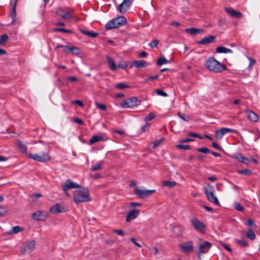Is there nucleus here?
I'll list each match as a JSON object with an SVG mask.
<instances>
[{"mask_svg": "<svg viewBox=\"0 0 260 260\" xmlns=\"http://www.w3.org/2000/svg\"><path fill=\"white\" fill-rule=\"evenodd\" d=\"M74 200L76 204L81 202H87L91 200L89 190L87 188H83L76 190L74 196Z\"/></svg>", "mask_w": 260, "mask_h": 260, "instance_id": "nucleus-1", "label": "nucleus"}, {"mask_svg": "<svg viewBox=\"0 0 260 260\" xmlns=\"http://www.w3.org/2000/svg\"><path fill=\"white\" fill-rule=\"evenodd\" d=\"M206 67L210 71L219 73L226 70V67L221 64L214 57H210L205 62Z\"/></svg>", "mask_w": 260, "mask_h": 260, "instance_id": "nucleus-2", "label": "nucleus"}, {"mask_svg": "<svg viewBox=\"0 0 260 260\" xmlns=\"http://www.w3.org/2000/svg\"><path fill=\"white\" fill-rule=\"evenodd\" d=\"M126 20L123 16L114 18L108 22L105 26L106 29L109 30L115 28H118L125 24Z\"/></svg>", "mask_w": 260, "mask_h": 260, "instance_id": "nucleus-3", "label": "nucleus"}, {"mask_svg": "<svg viewBox=\"0 0 260 260\" xmlns=\"http://www.w3.org/2000/svg\"><path fill=\"white\" fill-rule=\"evenodd\" d=\"M204 192L209 201L214 203L216 205H220L217 198L214 195V189L212 185L208 184L207 186L204 188Z\"/></svg>", "mask_w": 260, "mask_h": 260, "instance_id": "nucleus-4", "label": "nucleus"}, {"mask_svg": "<svg viewBox=\"0 0 260 260\" xmlns=\"http://www.w3.org/2000/svg\"><path fill=\"white\" fill-rule=\"evenodd\" d=\"M141 102L137 97H132L123 101L120 106L123 108H132L139 105Z\"/></svg>", "mask_w": 260, "mask_h": 260, "instance_id": "nucleus-5", "label": "nucleus"}, {"mask_svg": "<svg viewBox=\"0 0 260 260\" xmlns=\"http://www.w3.org/2000/svg\"><path fill=\"white\" fill-rule=\"evenodd\" d=\"M27 157L41 162H48L51 159L50 155L45 152H43L41 155L31 153L27 154Z\"/></svg>", "mask_w": 260, "mask_h": 260, "instance_id": "nucleus-6", "label": "nucleus"}, {"mask_svg": "<svg viewBox=\"0 0 260 260\" xmlns=\"http://www.w3.org/2000/svg\"><path fill=\"white\" fill-rule=\"evenodd\" d=\"M190 221L197 231L203 234L205 233L206 225L203 222L196 217H192Z\"/></svg>", "mask_w": 260, "mask_h": 260, "instance_id": "nucleus-7", "label": "nucleus"}, {"mask_svg": "<svg viewBox=\"0 0 260 260\" xmlns=\"http://www.w3.org/2000/svg\"><path fill=\"white\" fill-rule=\"evenodd\" d=\"M212 243L208 241H204L202 244L199 246L198 250L197 255L199 259H200L201 255L203 253H206L212 247Z\"/></svg>", "mask_w": 260, "mask_h": 260, "instance_id": "nucleus-8", "label": "nucleus"}, {"mask_svg": "<svg viewBox=\"0 0 260 260\" xmlns=\"http://www.w3.org/2000/svg\"><path fill=\"white\" fill-rule=\"evenodd\" d=\"M179 247L184 253H189L193 251L194 246L192 241H188L179 245Z\"/></svg>", "mask_w": 260, "mask_h": 260, "instance_id": "nucleus-9", "label": "nucleus"}, {"mask_svg": "<svg viewBox=\"0 0 260 260\" xmlns=\"http://www.w3.org/2000/svg\"><path fill=\"white\" fill-rule=\"evenodd\" d=\"M35 245V240L28 241L22 247L21 251L23 254H29L34 250Z\"/></svg>", "mask_w": 260, "mask_h": 260, "instance_id": "nucleus-10", "label": "nucleus"}, {"mask_svg": "<svg viewBox=\"0 0 260 260\" xmlns=\"http://www.w3.org/2000/svg\"><path fill=\"white\" fill-rule=\"evenodd\" d=\"M155 192V190H143L138 188H136L135 189V193L141 199L150 196Z\"/></svg>", "mask_w": 260, "mask_h": 260, "instance_id": "nucleus-11", "label": "nucleus"}, {"mask_svg": "<svg viewBox=\"0 0 260 260\" xmlns=\"http://www.w3.org/2000/svg\"><path fill=\"white\" fill-rule=\"evenodd\" d=\"M55 14L57 16L60 17L63 19L70 20L73 18V15L70 12L65 11L64 9L62 8H58L56 11Z\"/></svg>", "mask_w": 260, "mask_h": 260, "instance_id": "nucleus-12", "label": "nucleus"}, {"mask_svg": "<svg viewBox=\"0 0 260 260\" xmlns=\"http://www.w3.org/2000/svg\"><path fill=\"white\" fill-rule=\"evenodd\" d=\"M31 217L36 220L44 221L48 218V214L45 211L38 210L32 214Z\"/></svg>", "mask_w": 260, "mask_h": 260, "instance_id": "nucleus-13", "label": "nucleus"}, {"mask_svg": "<svg viewBox=\"0 0 260 260\" xmlns=\"http://www.w3.org/2000/svg\"><path fill=\"white\" fill-rule=\"evenodd\" d=\"M80 187V185L73 182L70 179H67L65 183L62 185V188L63 191H67L68 189L72 188H79Z\"/></svg>", "mask_w": 260, "mask_h": 260, "instance_id": "nucleus-14", "label": "nucleus"}, {"mask_svg": "<svg viewBox=\"0 0 260 260\" xmlns=\"http://www.w3.org/2000/svg\"><path fill=\"white\" fill-rule=\"evenodd\" d=\"M216 40V37L214 36H208L203 38L202 40L196 42L197 44L208 45L214 42Z\"/></svg>", "mask_w": 260, "mask_h": 260, "instance_id": "nucleus-15", "label": "nucleus"}, {"mask_svg": "<svg viewBox=\"0 0 260 260\" xmlns=\"http://www.w3.org/2000/svg\"><path fill=\"white\" fill-rule=\"evenodd\" d=\"M131 4V0H124L118 7V11L121 13H124L128 9Z\"/></svg>", "mask_w": 260, "mask_h": 260, "instance_id": "nucleus-16", "label": "nucleus"}, {"mask_svg": "<svg viewBox=\"0 0 260 260\" xmlns=\"http://www.w3.org/2000/svg\"><path fill=\"white\" fill-rule=\"evenodd\" d=\"M225 10L229 15L233 17L240 18H241L243 16L242 13L236 11L231 8H225Z\"/></svg>", "mask_w": 260, "mask_h": 260, "instance_id": "nucleus-17", "label": "nucleus"}, {"mask_svg": "<svg viewBox=\"0 0 260 260\" xmlns=\"http://www.w3.org/2000/svg\"><path fill=\"white\" fill-rule=\"evenodd\" d=\"M49 211L52 213L57 214L64 212L65 210L63 208L61 207L59 203H57L50 208Z\"/></svg>", "mask_w": 260, "mask_h": 260, "instance_id": "nucleus-18", "label": "nucleus"}, {"mask_svg": "<svg viewBox=\"0 0 260 260\" xmlns=\"http://www.w3.org/2000/svg\"><path fill=\"white\" fill-rule=\"evenodd\" d=\"M148 66V63L143 60H135L131 62V67L141 68L146 67Z\"/></svg>", "mask_w": 260, "mask_h": 260, "instance_id": "nucleus-19", "label": "nucleus"}, {"mask_svg": "<svg viewBox=\"0 0 260 260\" xmlns=\"http://www.w3.org/2000/svg\"><path fill=\"white\" fill-rule=\"evenodd\" d=\"M139 213V211L138 210H133L129 211L126 216V221L129 222L135 219L138 216Z\"/></svg>", "mask_w": 260, "mask_h": 260, "instance_id": "nucleus-20", "label": "nucleus"}, {"mask_svg": "<svg viewBox=\"0 0 260 260\" xmlns=\"http://www.w3.org/2000/svg\"><path fill=\"white\" fill-rule=\"evenodd\" d=\"M247 117L248 119L253 122H256L258 120V116L254 112L252 111L246 110Z\"/></svg>", "mask_w": 260, "mask_h": 260, "instance_id": "nucleus-21", "label": "nucleus"}, {"mask_svg": "<svg viewBox=\"0 0 260 260\" xmlns=\"http://www.w3.org/2000/svg\"><path fill=\"white\" fill-rule=\"evenodd\" d=\"M233 157L236 159L240 162L243 163L244 164L247 165L248 164L249 162V160L246 157L243 156L240 153L235 155V156H234Z\"/></svg>", "mask_w": 260, "mask_h": 260, "instance_id": "nucleus-22", "label": "nucleus"}, {"mask_svg": "<svg viewBox=\"0 0 260 260\" xmlns=\"http://www.w3.org/2000/svg\"><path fill=\"white\" fill-rule=\"evenodd\" d=\"M204 30L202 29L196 28L194 27H191L186 28L185 31L191 35H196L203 32Z\"/></svg>", "mask_w": 260, "mask_h": 260, "instance_id": "nucleus-23", "label": "nucleus"}, {"mask_svg": "<svg viewBox=\"0 0 260 260\" xmlns=\"http://www.w3.org/2000/svg\"><path fill=\"white\" fill-rule=\"evenodd\" d=\"M107 63L109 65L110 69L113 71H115L117 69V67L113 60V59L110 56H107Z\"/></svg>", "mask_w": 260, "mask_h": 260, "instance_id": "nucleus-24", "label": "nucleus"}, {"mask_svg": "<svg viewBox=\"0 0 260 260\" xmlns=\"http://www.w3.org/2000/svg\"><path fill=\"white\" fill-rule=\"evenodd\" d=\"M16 6L12 5L11 11L10 12V16L12 18V21L11 23V24L14 25L16 20Z\"/></svg>", "mask_w": 260, "mask_h": 260, "instance_id": "nucleus-25", "label": "nucleus"}, {"mask_svg": "<svg viewBox=\"0 0 260 260\" xmlns=\"http://www.w3.org/2000/svg\"><path fill=\"white\" fill-rule=\"evenodd\" d=\"M216 51L219 53H233V51L231 49L225 48L222 46L217 47L216 48Z\"/></svg>", "mask_w": 260, "mask_h": 260, "instance_id": "nucleus-26", "label": "nucleus"}, {"mask_svg": "<svg viewBox=\"0 0 260 260\" xmlns=\"http://www.w3.org/2000/svg\"><path fill=\"white\" fill-rule=\"evenodd\" d=\"M80 31L82 34L92 38H96L99 35V34L96 32L85 30L82 29H80Z\"/></svg>", "mask_w": 260, "mask_h": 260, "instance_id": "nucleus-27", "label": "nucleus"}, {"mask_svg": "<svg viewBox=\"0 0 260 260\" xmlns=\"http://www.w3.org/2000/svg\"><path fill=\"white\" fill-rule=\"evenodd\" d=\"M104 141L103 137L102 136H93L89 142L90 145L93 144L97 142Z\"/></svg>", "mask_w": 260, "mask_h": 260, "instance_id": "nucleus-28", "label": "nucleus"}, {"mask_svg": "<svg viewBox=\"0 0 260 260\" xmlns=\"http://www.w3.org/2000/svg\"><path fill=\"white\" fill-rule=\"evenodd\" d=\"M16 145L22 152H26L27 147L21 141L17 140Z\"/></svg>", "mask_w": 260, "mask_h": 260, "instance_id": "nucleus-29", "label": "nucleus"}, {"mask_svg": "<svg viewBox=\"0 0 260 260\" xmlns=\"http://www.w3.org/2000/svg\"><path fill=\"white\" fill-rule=\"evenodd\" d=\"M23 228L20 226H15L13 227L8 233L10 235L18 233L23 231Z\"/></svg>", "mask_w": 260, "mask_h": 260, "instance_id": "nucleus-30", "label": "nucleus"}, {"mask_svg": "<svg viewBox=\"0 0 260 260\" xmlns=\"http://www.w3.org/2000/svg\"><path fill=\"white\" fill-rule=\"evenodd\" d=\"M176 181H170L169 180H166L163 181L162 185L164 186H167L169 188H172L174 187L176 185Z\"/></svg>", "mask_w": 260, "mask_h": 260, "instance_id": "nucleus-31", "label": "nucleus"}, {"mask_svg": "<svg viewBox=\"0 0 260 260\" xmlns=\"http://www.w3.org/2000/svg\"><path fill=\"white\" fill-rule=\"evenodd\" d=\"M167 62L168 61L166 59L165 57L163 56H161L156 61V64L158 66H161L164 64L167 63Z\"/></svg>", "mask_w": 260, "mask_h": 260, "instance_id": "nucleus-32", "label": "nucleus"}, {"mask_svg": "<svg viewBox=\"0 0 260 260\" xmlns=\"http://www.w3.org/2000/svg\"><path fill=\"white\" fill-rule=\"evenodd\" d=\"M8 36L7 34H3L0 38V45H4L8 40Z\"/></svg>", "mask_w": 260, "mask_h": 260, "instance_id": "nucleus-33", "label": "nucleus"}, {"mask_svg": "<svg viewBox=\"0 0 260 260\" xmlns=\"http://www.w3.org/2000/svg\"><path fill=\"white\" fill-rule=\"evenodd\" d=\"M246 236L248 237L249 239L251 240H253L255 239L256 236L253 231L252 230H248L246 234Z\"/></svg>", "mask_w": 260, "mask_h": 260, "instance_id": "nucleus-34", "label": "nucleus"}, {"mask_svg": "<svg viewBox=\"0 0 260 260\" xmlns=\"http://www.w3.org/2000/svg\"><path fill=\"white\" fill-rule=\"evenodd\" d=\"M237 172L240 174L245 175L247 176L250 175L252 173L251 171L248 169H244V170H238Z\"/></svg>", "mask_w": 260, "mask_h": 260, "instance_id": "nucleus-35", "label": "nucleus"}, {"mask_svg": "<svg viewBox=\"0 0 260 260\" xmlns=\"http://www.w3.org/2000/svg\"><path fill=\"white\" fill-rule=\"evenodd\" d=\"M222 130V133H223V135H225L228 133H237V131L234 129H231L227 127H222L221 128Z\"/></svg>", "mask_w": 260, "mask_h": 260, "instance_id": "nucleus-36", "label": "nucleus"}, {"mask_svg": "<svg viewBox=\"0 0 260 260\" xmlns=\"http://www.w3.org/2000/svg\"><path fill=\"white\" fill-rule=\"evenodd\" d=\"M236 242L237 244L241 245L243 247H247L248 246L247 242L244 239H236Z\"/></svg>", "mask_w": 260, "mask_h": 260, "instance_id": "nucleus-37", "label": "nucleus"}, {"mask_svg": "<svg viewBox=\"0 0 260 260\" xmlns=\"http://www.w3.org/2000/svg\"><path fill=\"white\" fill-rule=\"evenodd\" d=\"M176 147L178 149H184V150H189V149H191L190 146H189L188 145L178 144V145H177Z\"/></svg>", "mask_w": 260, "mask_h": 260, "instance_id": "nucleus-38", "label": "nucleus"}, {"mask_svg": "<svg viewBox=\"0 0 260 260\" xmlns=\"http://www.w3.org/2000/svg\"><path fill=\"white\" fill-rule=\"evenodd\" d=\"M223 135H223V133H222V130L221 128L217 130L215 132V137L218 139H221L222 138Z\"/></svg>", "mask_w": 260, "mask_h": 260, "instance_id": "nucleus-39", "label": "nucleus"}, {"mask_svg": "<svg viewBox=\"0 0 260 260\" xmlns=\"http://www.w3.org/2000/svg\"><path fill=\"white\" fill-rule=\"evenodd\" d=\"M71 49V54L74 55H78L80 53V49L78 47L72 46Z\"/></svg>", "mask_w": 260, "mask_h": 260, "instance_id": "nucleus-40", "label": "nucleus"}, {"mask_svg": "<svg viewBox=\"0 0 260 260\" xmlns=\"http://www.w3.org/2000/svg\"><path fill=\"white\" fill-rule=\"evenodd\" d=\"M115 87L119 89H123L126 88H128L129 86L123 83H119L115 85Z\"/></svg>", "mask_w": 260, "mask_h": 260, "instance_id": "nucleus-41", "label": "nucleus"}, {"mask_svg": "<svg viewBox=\"0 0 260 260\" xmlns=\"http://www.w3.org/2000/svg\"><path fill=\"white\" fill-rule=\"evenodd\" d=\"M118 67L123 70H126L127 68V63L125 61H120L118 65Z\"/></svg>", "mask_w": 260, "mask_h": 260, "instance_id": "nucleus-42", "label": "nucleus"}, {"mask_svg": "<svg viewBox=\"0 0 260 260\" xmlns=\"http://www.w3.org/2000/svg\"><path fill=\"white\" fill-rule=\"evenodd\" d=\"M178 116L181 119H182L184 121L188 122L189 120V116L185 115V114L184 113L182 114L180 113H178Z\"/></svg>", "mask_w": 260, "mask_h": 260, "instance_id": "nucleus-43", "label": "nucleus"}, {"mask_svg": "<svg viewBox=\"0 0 260 260\" xmlns=\"http://www.w3.org/2000/svg\"><path fill=\"white\" fill-rule=\"evenodd\" d=\"M234 207L236 210L238 211L242 212L244 210V207L240 203L237 202L235 203Z\"/></svg>", "mask_w": 260, "mask_h": 260, "instance_id": "nucleus-44", "label": "nucleus"}, {"mask_svg": "<svg viewBox=\"0 0 260 260\" xmlns=\"http://www.w3.org/2000/svg\"><path fill=\"white\" fill-rule=\"evenodd\" d=\"M197 151L198 152H200L205 153V154L210 153V150L206 147H202V148H198L197 149Z\"/></svg>", "mask_w": 260, "mask_h": 260, "instance_id": "nucleus-45", "label": "nucleus"}, {"mask_svg": "<svg viewBox=\"0 0 260 260\" xmlns=\"http://www.w3.org/2000/svg\"><path fill=\"white\" fill-rule=\"evenodd\" d=\"M155 117V114L153 113H150L148 115H147L145 118V121H148L151 120Z\"/></svg>", "mask_w": 260, "mask_h": 260, "instance_id": "nucleus-46", "label": "nucleus"}, {"mask_svg": "<svg viewBox=\"0 0 260 260\" xmlns=\"http://www.w3.org/2000/svg\"><path fill=\"white\" fill-rule=\"evenodd\" d=\"M7 211L6 207L0 206V217L6 214Z\"/></svg>", "mask_w": 260, "mask_h": 260, "instance_id": "nucleus-47", "label": "nucleus"}, {"mask_svg": "<svg viewBox=\"0 0 260 260\" xmlns=\"http://www.w3.org/2000/svg\"><path fill=\"white\" fill-rule=\"evenodd\" d=\"M72 47H69L68 46H64L63 47V51L66 54H71Z\"/></svg>", "mask_w": 260, "mask_h": 260, "instance_id": "nucleus-48", "label": "nucleus"}, {"mask_svg": "<svg viewBox=\"0 0 260 260\" xmlns=\"http://www.w3.org/2000/svg\"><path fill=\"white\" fill-rule=\"evenodd\" d=\"M156 93L157 95L162 96L164 97H166L168 96V94L166 92L160 89H157L156 90Z\"/></svg>", "mask_w": 260, "mask_h": 260, "instance_id": "nucleus-49", "label": "nucleus"}, {"mask_svg": "<svg viewBox=\"0 0 260 260\" xmlns=\"http://www.w3.org/2000/svg\"><path fill=\"white\" fill-rule=\"evenodd\" d=\"M95 106L97 108H98L99 109H100L102 110H103V111H106L107 109V107L105 105L101 104L98 103H96Z\"/></svg>", "mask_w": 260, "mask_h": 260, "instance_id": "nucleus-50", "label": "nucleus"}, {"mask_svg": "<svg viewBox=\"0 0 260 260\" xmlns=\"http://www.w3.org/2000/svg\"><path fill=\"white\" fill-rule=\"evenodd\" d=\"M55 31H60V32H64L66 33H71L72 31L70 29H67L63 28H55Z\"/></svg>", "mask_w": 260, "mask_h": 260, "instance_id": "nucleus-51", "label": "nucleus"}, {"mask_svg": "<svg viewBox=\"0 0 260 260\" xmlns=\"http://www.w3.org/2000/svg\"><path fill=\"white\" fill-rule=\"evenodd\" d=\"M101 165H100V164L99 163V164H96L94 166H93L90 169V170L91 171H95L99 170L101 169Z\"/></svg>", "mask_w": 260, "mask_h": 260, "instance_id": "nucleus-52", "label": "nucleus"}, {"mask_svg": "<svg viewBox=\"0 0 260 260\" xmlns=\"http://www.w3.org/2000/svg\"><path fill=\"white\" fill-rule=\"evenodd\" d=\"M163 141H164V138H161L159 140H156L154 141L153 143V147H156L158 146Z\"/></svg>", "mask_w": 260, "mask_h": 260, "instance_id": "nucleus-53", "label": "nucleus"}, {"mask_svg": "<svg viewBox=\"0 0 260 260\" xmlns=\"http://www.w3.org/2000/svg\"><path fill=\"white\" fill-rule=\"evenodd\" d=\"M158 43L159 41L158 40H153L149 43V45L152 48L155 47L157 46Z\"/></svg>", "mask_w": 260, "mask_h": 260, "instance_id": "nucleus-54", "label": "nucleus"}, {"mask_svg": "<svg viewBox=\"0 0 260 260\" xmlns=\"http://www.w3.org/2000/svg\"><path fill=\"white\" fill-rule=\"evenodd\" d=\"M113 232L119 235L124 236L125 235L124 233L122 230H113Z\"/></svg>", "mask_w": 260, "mask_h": 260, "instance_id": "nucleus-55", "label": "nucleus"}, {"mask_svg": "<svg viewBox=\"0 0 260 260\" xmlns=\"http://www.w3.org/2000/svg\"><path fill=\"white\" fill-rule=\"evenodd\" d=\"M150 127V124L149 123H146L145 125H143L141 127V131L142 132H145L147 131Z\"/></svg>", "mask_w": 260, "mask_h": 260, "instance_id": "nucleus-56", "label": "nucleus"}, {"mask_svg": "<svg viewBox=\"0 0 260 260\" xmlns=\"http://www.w3.org/2000/svg\"><path fill=\"white\" fill-rule=\"evenodd\" d=\"M150 251L152 254L156 255L158 253V248L156 247H153L150 249Z\"/></svg>", "mask_w": 260, "mask_h": 260, "instance_id": "nucleus-57", "label": "nucleus"}, {"mask_svg": "<svg viewBox=\"0 0 260 260\" xmlns=\"http://www.w3.org/2000/svg\"><path fill=\"white\" fill-rule=\"evenodd\" d=\"M74 121L80 125H83L84 124L83 121L82 119L78 118H75L74 120Z\"/></svg>", "mask_w": 260, "mask_h": 260, "instance_id": "nucleus-58", "label": "nucleus"}, {"mask_svg": "<svg viewBox=\"0 0 260 260\" xmlns=\"http://www.w3.org/2000/svg\"><path fill=\"white\" fill-rule=\"evenodd\" d=\"M248 58L249 60H250L249 68H250L251 66H252L253 65H254L256 61H255V59L252 58L250 57H248Z\"/></svg>", "mask_w": 260, "mask_h": 260, "instance_id": "nucleus-59", "label": "nucleus"}, {"mask_svg": "<svg viewBox=\"0 0 260 260\" xmlns=\"http://www.w3.org/2000/svg\"><path fill=\"white\" fill-rule=\"evenodd\" d=\"M131 241H132V242H133L136 246L139 247H141V245L139 244L136 241V239L135 238H131Z\"/></svg>", "mask_w": 260, "mask_h": 260, "instance_id": "nucleus-60", "label": "nucleus"}, {"mask_svg": "<svg viewBox=\"0 0 260 260\" xmlns=\"http://www.w3.org/2000/svg\"><path fill=\"white\" fill-rule=\"evenodd\" d=\"M72 103L76 104L78 105L80 107H82L84 106L83 102L79 100H75V101L72 102Z\"/></svg>", "mask_w": 260, "mask_h": 260, "instance_id": "nucleus-61", "label": "nucleus"}, {"mask_svg": "<svg viewBox=\"0 0 260 260\" xmlns=\"http://www.w3.org/2000/svg\"><path fill=\"white\" fill-rule=\"evenodd\" d=\"M212 145L214 148H215V149H216L217 150H221L222 149L221 147L217 143H216L215 142H213Z\"/></svg>", "mask_w": 260, "mask_h": 260, "instance_id": "nucleus-62", "label": "nucleus"}, {"mask_svg": "<svg viewBox=\"0 0 260 260\" xmlns=\"http://www.w3.org/2000/svg\"><path fill=\"white\" fill-rule=\"evenodd\" d=\"M222 246L226 249L229 252H232V249L226 244L223 243H222Z\"/></svg>", "mask_w": 260, "mask_h": 260, "instance_id": "nucleus-63", "label": "nucleus"}, {"mask_svg": "<svg viewBox=\"0 0 260 260\" xmlns=\"http://www.w3.org/2000/svg\"><path fill=\"white\" fill-rule=\"evenodd\" d=\"M158 78V75H155L153 76H150L145 80V82H147L148 81L153 79H156Z\"/></svg>", "mask_w": 260, "mask_h": 260, "instance_id": "nucleus-64", "label": "nucleus"}]
</instances>
